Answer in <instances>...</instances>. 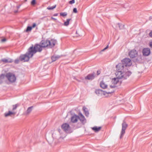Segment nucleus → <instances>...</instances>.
<instances>
[{
    "instance_id": "1",
    "label": "nucleus",
    "mask_w": 152,
    "mask_h": 152,
    "mask_svg": "<svg viewBox=\"0 0 152 152\" xmlns=\"http://www.w3.org/2000/svg\"><path fill=\"white\" fill-rule=\"evenodd\" d=\"M43 48L40 44H35L34 47L32 45L28 50L27 51L25 54L20 55V58L21 61L24 62L28 61L30 58L33 57V55L37 52H41Z\"/></svg>"
},
{
    "instance_id": "2",
    "label": "nucleus",
    "mask_w": 152,
    "mask_h": 152,
    "mask_svg": "<svg viewBox=\"0 0 152 152\" xmlns=\"http://www.w3.org/2000/svg\"><path fill=\"white\" fill-rule=\"evenodd\" d=\"M56 42V41L53 39H51L50 40L44 39L41 41L40 44L42 45L43 48H52L54 47Z\"/></svg>"
},
{
    "instance_id": "3",
    "label": "nucleus",
    "mask_w": 152,
    "mask_h": 152,
    "mask_svg": "<svg viewBox=\"0 0 152 152\" xmlns=\"http://www.w3.org/2000/svg\"><path fill=\"white\" fill-rule=\"evenodd\" d=\"M122 128L121 132L120 138L121 139L123 136L125 132V130L128 126V124L126 123L125 121H124L122 124Z\"/></svg>"
},
{
    "instance_id": "4",
    "label": "nucleus",
    "mask_w": 152,
    "mask_h": 152,
    "mask_svg": "<svg viewBox=\"0 0 152 152\" xmlns=\"http://www.w3.org/2000/svg\"><path fill=\"white\" fill-rule=\"evenodd\" d=\"M6 77L9 81L12 83L15 82L16 80V77L15 75L11 73L7 74L6 75Z\"/></svg>"
},
{
    "instance_id": "5",
    "label": "nucleus",
    "mask_w": 152,
    "mask_h": 152,
    "mask_svg": "<svg viewBox=\"0 0 152 152\" xmlns=\"http://www.w3.org/2000/svg\"><path fill=\"white\" fill-rule=\"evenodd\" d=\"M121 62L126 68L127 66H130L132 64L131 60L128 58H124L121 61Z\"/></svg>"
},
{
    "instance_id": "6",
    "label": "nucleus",
    "mask_w": 152,
    "mask_h": 152,
    "mask_svg": "<svg viewBox=\"0 0 152 152\" xmlns=\"http://www.w3.org/2000/svg\"><path fill=\"white\" fill-rule=\"evenodd\" d=\"M61 128L66 133H70L71 128L69 125L67 123L63 124L61 125Z\"/></svg>"
},
{
    "instance_id": "7",
    "label": "nucleus",
    "mask_w": 152,
    "mask_h": 152,
    "mask_svg": "<svg viewBox=\"0 0 152 152\" xmlns=\"http://www.w3.org/2000/svg\"><path fill=\"white\" fill-rule=\"evenodd\" d=\"M124 70L123 71L120 70H117L115 74L117 77L118 78L121 79L123 78L124 77Z\"/></svg>"
},
{
    "instance_id": "8",
    "label": "nucleus",
    "mask_w": 152,
    "mask_h": 152,
    "mask_svg": "<svg viewBox=\"0 0 152 152\" xmlns=\"http://www.w3.org/2000/svg\"><path fill=\"white\" fill-rule=\"evenodd\" d=\"M129 55L130 58H134L137 56V52L136 50L133 49L129 52Z\"/></svg>"
},
{
    "instance_id": "9",
    "label": "nucleus",
    "mask_w": 152,
    "mask_h": 152,
    "mask_svg": "<svg viewBox=\"0 0 152 152\" xmlns=\"http://www.w3.org/2000/svg\"><path fill=\"white\" fill-rule=\"evenodd\" d=\"M143 55L144 56H148L151 53L150 49L148 48H144L142 50Z\"/></svg>"
},
{
    "instance_id": "10",
    "label": "nucleus",
    "mask_w": 152,
    "mask_h": 152,
    "mask_svg": "<svg viewBox=\"0 0 152 152\" xmlns=\"http://www.w3.org/2000/svg\"><path fill=\"white\" fill-rule=\"evenodd\" d=\"M117 70L123 71L126 69L123 64L121 63H119L116 66Z\"/></svg>"
},
{
    "instance_id": "11",
    "label": "nucleus",
    "mask_w": 152,
    "mask_h": 152,
    "mask_svg": "<svg viewBox=\"0 0 152 152\" xmlns=\"http://www.w3.org/2000/svg\"><path fill=\"white\" fill-rule=\"evenodd\" d=\"M96 73L94 72L90 74L85 77L86 79L92 80H93L96 76Z\"/></svg>"
},
{
    "instance_id": "12",
    "label": "nucleus",
    "mask_w": 152,
    "mask_h": 152,
    "mask_svg": "<svg viewBox=\"0 0 152 152\" xmlns=\"http://www.w3.org/2000/svg\"><path fill=\"white\" fill-rule=\"evenodd\" d=\"M78 119H79L80 121L83 124L86 123V120L84 116L81 113H79V116H78Z\"/></svg>"
},
{
    "instance_id": "13",
    "label": "nucleus",
    "mask_w": 152,
    "mask_h": 152,
    "mask_svg": "<svg viewBox=\"0 0 152 152\" xmlns=\"http://www.w3.org/2000/svg\"><path fill=\"white\" fill-rule=\"evenodd\" d=\"M78 119V116L75 115L72 116L71 118V121L73 123L76 122Z\"/></svg>"
},
{
    "instance_id": "14",
    "label": "nucleus",
    "mask_w": 152,
    "mask_h": 152,
    "mask_svg": "<svg viewBox=\"0 0 152 152\" xmlns=\"http://www.w3.org/2000/svg\"><path fill=\"white\" fill-rule=\"evenodd\" d=\"M33 107V106H32L28 107L27 108L26 111L23 113V114L26 115H28L32 111Z\"/></svg>"
},
{
    "instance_id": "15",
    "label": "nucleus",
    "mask_w": 152,
    "mask_h": 152,
    "mask_svg": "<svg viewBox=\"0 0 152 152\" xmlns=\"http://www.w3.org/2000/svg\"><path fill=\"white\" fill-rule=\"evenodd\" d=\"M124 79H126V77H129L132 74L131 72L128 71H126V70H124Z\"/></svg>"
},
{
    "instance_id": "16",
    "label": "nucleus",
    "mask_w": 152,
    "mask_h": 152,
    "mask_svg": "<svg viewBox=\"0 0 152 152\" xmlns=\"http://www.w3.org/2000/svg\"><path fill=\"white\" fill-rule=\"evenodd\" d=\"M71 18H69L66 19V21L63 24L62 23H61L59 22L60 25H64V26H68V25L69 24V22L70 21V20H71Z\"/></svg>"
},
{
    "instance_id": "17",
    "label": "nucleus",
    "mask_w": 152,
    "mask_h": 152,
    "mask_svg": "<svg viewBox=\"0 0 152 152\" xmlns=\"http://www.w3.org/2000/svg\"><path fill=\"white\" fill-rule=\"evenodd\" d=\"M119 79H120L117 77L113 79L112 80V84L114 85L116 84L119 82Z\"/></svg>"
},
{
    "instance_id": "18",
    "label": "nucleus",
    "mask_w": 152,
    "mask_h": 152,
    "mask_svg": "<svg viewBox=\"0 0 152 152\" xmlns=\"http://www.w3.org/2000/svg\"><path fill=\"white\" fill-rule=\"evenodd\" d=\"M60 58V56H52L51 58V59L52 60V62L55 61L56 60Z\"/></svg>"
},
{
    "instance_id": "19",
    "label": "nucleus",
    "mask_w": 152,
    "mask_h": 152,
    "mask_svg": "<svg viewBox=\"0 0 152 152\" xmlns=\"http://www.w3.org/2000/svg\"><path fill=\"white\" fill-rule=\"evenodd\" d=\"M101 129V127H97V126H94L92 128V129L95 132H98Z\"/></svg>"
},
{
    "instance_id": "20",
    "label": "nucleus",
    "mask_w": 152,
    "mask_h": 152,
    "mask_svg": "<svg viewBox=\"0 0 152 152\" xmlns=\"http://www.w3.org/2000/svg\"><path fill=\"white\" fill-rule=\"evenodd\" d=\"M83 109L85 115L86 116H88L89 113L87 108L85 107H83Z\"/></svg>"
},
{
    "instance_id": "21",
    "label": "nucleus",
    "mask_w": 152,
    "mask_h": 152,
    "mask_svg": "<svg viewBox=\"0 0 152 152\" xmlns=\"http://www.w3.org/2000/svg\"><path fill=\"white\" fill-rule=\"evenodd\" d=\"M15 113L12 112L11 111H9L8 113H5L4 115L5 117H7L9 116H11V115L15 114Z\"/></svg>"
},
{
    "instance_id": "22",
    "label": "nucleus",
    "mask_w": 152,
    "mask_h": 152,
    "mask_svg": "<svg viewBox=\"0 0 152 152\" xmlns=\"http://www.w3.org/2000/svg\"><path fill=\"white\" fill-rule=\"evenodd\" d=\"M103 91L101 89L96 90L95 91L96 94L98 96L102 94Z\"/></svg>"
},
{
    "instance_id": "23",
    "label": "nucleus",
    "mask_w": 152,
    "mask_h": 152,
    "mask_svg": "<svg viewBox=\"0 0 152 152\" xmlns=\"http://www.w3.org/2000/svg\"><path fill=\"white\" fill-rule=\"evenodd\" d=\"M2 61L5 63H11L13 62V60L12 59H6L4 58L2 59Z\"/></svg>"
},
{
    "instance_id": "24",
    "label": "nucleus",
    "mask_w": 152,
    "mask_h": 152,
    "mask_svg": "<svg viewBox=\"0 0 152 152\" xmlns=\"http://www.w3.org/2000/svg\"><path fill=\"white\" fill-rule=\"evenodd\" d=\"M100 87L103 88H106L107 87V85L105 84L103 81H102L100 83Z\"/></svg>"
},
{
    "instance_id": "25",
    "label": "nucleus",
    "mask_w": 152,
    "mask_h": 152,
    "mask_svg": "<svg viewBox=\"0 0 152 152\" xmlns=\"http://www.w3.org/2000/svg\"><path fill=\"white\" fill-rule=\"evenodd\" d=\"M20 104L19 103L17 104H15V105H12L13 108H12V110H16L17 107L20 106Z\"/></svg>"
},
{
    "instance_id": "26",
    "label": "nucleus",
    "mask_w": 152,
    "mask_h": 152,
    "mask_svg": "<svg viewBox=\"0 0 152 152\" xmlns=\"http://www.w3.org/2000/svg\"><path fill=\"white\" fill-rule=\"evenodd\" d=\"M56 7V5H55L53 6L52 7H48L47 8V9L50 10H52L55 8Z\"/></svg>"
},
{
    "instance_id": "27",
    "label": "nucleus",
    "mask_w": 152,
    "mask_h": 152,
    "mask_svg": "<svg viewBox=\"0 0 152 152\" xmlns=\"http://www.w3.org/2000/svg\"><path fill=\"white\" fill-rule=\"evenodd\" d=\"M32 29V27L31 26H28L26 30V32H28V31H31Z\"/></svg>"
},
{
    "instance_id": "28",
    "label": "nucleus",
    "mask_w": 152,
    "mask_h": 152,
    "mask_svg": "<svg viewBox=\"0 0 152 152\" xmlns=\"http://www.w3.org/2000/svg\"><path fill=\"white\" fill-rule=\"evenodd\" d=\"M60 15L61 16L65 17L67 15V13L66 12H61L60 13Z\"/></svg>"
},
{
    "instance_id": "29",
    "label": "nucleus",
    "mask_w": 152,
    "mask_h": 152,
    "mask_svg": "<svg viewBox=\"0 0 152 152\" xmlns=\"http://www.w3.org/2000/svg\"><path fill=\"white\" fill-rule=\"evenodd\" d=\"M118 25L120 29H123V28H124V25H122L120 23H118Z\"/></svg>"
},
{
    "instance_id": "30",
    "label": "nucleus",
    "mask_w": 152,
    "mask_h": 152,
    "mask_svg": "<svg viewBox=\"0 0 152 152\" xmlns=\"http://www.w3.org/2000/svg\"><path fill=\"white\" fill-rule=\"evenodd\" d=\"M21 61L20 59V58H19V59H15V61H14V62L15 64H18L19 63V61Z\"/></svg>"
},
{
    "instance_id": "31",
    "label": "nucleus",
    "mask_w": 152,
    "mask_h": 152,
    "mask_svg": "<svg viewBox=\"0 0 152 152\" xmlns=\"http://www.w3.org/2000/svg\"><path fill=\"white\" fill-rule=\"evenodd\" d=\"M5 77H6V75H5L4 74H2L0 76V78L1 79H3Z\"/></svg>"
},
{
    "instance_id": "32",
    "label": "nucleus",
    "mask_w": 152,
    "mask_h": 152,
    "mask_svg": "<svg viewBox=\"0 0 152 152\" xmlns=\"http://www.w3.org/2000/svg\"><path fill=\"white\" fill-rule=\"evenodd\" d=\"M31 4L32 5H34L36 4V0H32L31 2Z\"/></svg>"
},
{
    "instance_id": "33",
    "label": "nucleus",
    "mask_w": 152,
    "mask_h": 152,
    "mask_svg": "<svg viewBox=\"0 0 152 152\" xmlns=\"http://www.w3.org/2000/svg\"><path fill=\"white\" fill-rule=\"evenodd\" d=\"M75 2V0H72L69 1V3L70 4H72L74 3Z\"/></svg>"
},
{
    "instance_id": "34",
    "label": "nucleus",
    "mask_w": 152,
    "mask_h": 152,
    "mask_svg": "<svg viewBox=\"0 0 152 152\" xmlns=\"http://www.w3.org/2000/svg\"><path fill=\"white\" fill-rule=\"evenodd\" d=\"M73 12L75 13H77V9L76 8H74L73 9Z\"/></svg>"
},
{
    "instance_id": "35",
    "label": "nucleus",
    "mask_w": 152,
    "mask_h": 152,
    "mask_svg": "<svg viewBox=\"0 0 152 152\" xmlns=\"http://www.w3.org/2000/svg\"><path fill=\"white\" fill-rule=\"evenodd\" d=\"M108 45H107L105 48H104V49L102 50H101V51H104V50H105L107 49L108 48Z\"/></svg>"
},
{
    "instance_id": "36",
    "label": "nucleus",
    "mask_w": 152,
    "mask_h": 152,
    "mask_svg": "<svg viewBox=\"0 0 152 152\" xmlns=\"http://www.w3.org/2000/svg\"><path fill=\"white\" fill-rule=\"evenodd\" d=\"M100 73H101V72L100 70H97V74H96L97 75V76L99 75L100 74Z\"/></svg>"
},
{
    "instance_id": "37",
    "label": "nucleus",
    "mask_w": 152,
    "mask_h": 152,
    "mask_svg": "<svg viewBox=\"0 0 152 152\" xmlns=\"http://www.w3.org/2000/svg\"><path fill=\"white\" fill-rule=\"evenodd\" d=\"M36 26V23H33L32 26L31 27H32V28H34Z\"/></svg>"
},
{
    "instance_id": "38",
    "label": "nucleus",
    "mask_w": 152,
    "mask_h": 152,
    "mask_svg": "<svg viewBox=\"0 0 152 152\" xmlns=\"http://www.w3.org/2000/svg\"><path fill=\"white\" fill-rule=\"evenodd\" d=\"M114 91H108V92H106V93L107 94H110L112 93H113Z\"/></svg>"
},
{
    "instance_id": "39",
    "label": "nucleus",
    "mask_w": 152,
    "mask_h": 152,
    "mask_svg": "<svg viewBox=\"0 0 152 152\" xmlns=\"http://www.w3.org/2000/svg\"><path fill=\"white\" fill-rule=\"evenodd\" d=\"M116 87V86L115 85L110 86V87L111 88H114L115 87Z\"/></svg>"
},
{
    "instance_id": "40",
    "label": "nucleus",
    "mask_w": 152,
    "mask_h": 152,
    "mask_svg": "<svg viewBox=\"0 0 152 152\" xmlns=\"http://www.w3.org/2000/svg\"><path fill=\"white\" fill-rule=\"evenodd\" d=\"M149 36L152 37V31L150 32L149 33Z\"/></svg>"
},
{
    "instance_id": "41",
    "label": "nucleus",
    "mask_w": 152,
    "mask_h": 152,
    "mask_svg": "<svg viewBox=\"0 0 152 152\" xmlns=\"http://www.w3.org/2000/svg\"><path fill=\"white\" fill-rule=\"evenodd\" d=\"M21 6V4H20V5H18V6H17V8L18 9H19L20 8V7Z\"/></svg>"
},
{
    "instance_id": "42",
    "label": "nucleus",
    "mask_w": 152,
    "mask_h": 152,
    "mask_svg": "<svg viewBox=\"0 0 152 152\" xmlns=\"http://www.w3.org/2000/svg\"><path fill=\"white\" fill-rule=\"evenodd\" d=\"M149 45H150V46L151 48H152V41L151 42H150Z\"/></svg>"
},
{
    "instance_id": "43",
    "label": "nucleus",
    "mask_w": 152,
    "mask_h": 152,
    "mask_svg": "<svg viewBox=\"0 0 152 152\" xmlns=\"http://www.w3.org/2000/svg\"><path fill=\"white\" fill-rule=\"evenodd\" d=\"M6 39L5 38L3 39H1V41L2 42H4V41H6Z\"/></svg>"
},
{
    "instance_id": "44",
    "label": "nucleus",
    "mask_w": 152,
    "mask_h": 152,
    "mask_svg": "<svg viewBox=\"0 0 152 152\" xmlns=\"http://www.w3.org/2000/svg\"><path fill=\"white\" fill-rule=\"evenodd\" d=\"M51 19H52V20H56V19L53 17H51Z\"/></svg>"
},
{
    "instance_id": "45",
    "label": "nucleus",
    "mask_w": 152,
    "mask_h": 152,
    "mask_svg": "<svg viewBox=\"0 0 152 152\" xmlns=\"http://www.w3.org/2000/svg\"><path fill=\"white\" fill-rule=\"evenodd\" d=\"M58 15V14L56 13L54 14L53 16H57Z\"/></svg>"
},
{
    "instance_id": "46",
    "label": "nucleus",
    "mask_w": 152,
    "mask_h": 152,
    "mask_svg": "<svg viewBox=\"0 0 152 152\" xmlns=\"http://www.w3.org/2000/svg\"><path fill=\"white\" fill-rule=\"evenodd\" d=\"M150 20H152V16H150Z\"/></svg>"
},
{
    "instance_id": "47",
    "label": "nucleus",
    "mask_w": 152,
    "mask_h": 152,
    "mask_svg": "<svg viewBox=\"0 0 152 152\" xmlns=\"http://www.w3.org/2000/svg\"><path fill=\"white\" fill-rule=\"evenodd\" d=\"M18 12V10H16V11H15V13H16L17 12Z\"/></svg>"
},
{
    "instance_id": "48",
    "label": "nucleus",
    "mask_w": 152,
    "mask_h": 152,
    "mask_svg": "<svg viewBox=\"0 0 152 152\" xmlns=\"http://www.w3.org/2000/svg\"><path fill=\"white\" fill-rule=\"evenodd\" d=\"M58 131H59V132H60V131H61V130L60 129H58Z\"/></svg>"
},
{
    "instance_id": "49",
    "label": "nucleus",
    "mask_w": 152,
    "mask_h": 152,
    "mask_svg": "<svg viewBox=\"0 0 152 152\" xmlns=\"http://www.w3.org/2000/svg\"><path fill=\"white\" fill-rule=\"evenodd\" d=\"M26 1L27 0H25Z\"/></svg>"
}]
</instances>
